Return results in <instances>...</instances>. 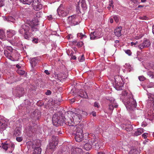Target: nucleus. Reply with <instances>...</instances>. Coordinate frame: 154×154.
I'll use <instances>...</instances> for the list:
<instances>
[{
	"label": "nucleus",
	"instance_id": "obj_16",
	"mask_svg": "<svg viewBox=\"0 0 154 154\" xmlns=\"http://www.w3.org/2000/svg\"><path fill=\"white\" fill-rule=\"evenodd\" d=\"M76 20L74 16H69L67 19L68 23L72 25H74L76 24Z\"/></svg>",
	"mask_w": 154,
	"mask_h": 154
},
{
	"label": "nucleus",
	"instance_id": "obj_19",
	"mask_svg": "<svg viewBox=\"0 0 154 154\" xmlns=\"http://www.w3.org/2000/svg\"><path fill=\"white\" fill-rule=\"evenodd\" d=\"M122 28L120 26L116 28L114 30L115 35L117 37H119L121 35V31Z\"/></svg>",
	"mask_w": 154,
	"mask_h": 154
},
{
	"label": "nucleus",
	"instance_id": "obj_31",
	"mask_svg": "<svg viewBox=\"0 0 154 154\" xmlns=\"http://www.w3.org/2000/svg\"><path fill=\"white\" fill-rule=\"evenodd\" d=\"M95 33V32H91L90 34V38L91 39L93 40L97 38V37L96 36H95L94 34Z\"/></svg>",
	"mask_w": 154,
	"mask_h": 154
},
{
	"label": "nucleus",
	"instance_id": "obj_3",
	"mask_svg": "<svg viewBox=\"0 0 154 154\" xmlns=\"http://www.w3.org/2000/svg\"><path fill=\"white\" fill-rule=\"evenodd\" d=\"M121 99L122 102L126 106L127 110L130 111L132 110L137 106L136 101L133 97H122Z\"/></svg>",
	"mask_w": 154,
	"mask_h": 154
},
{
	"label": "nucleus",
	"instance_id": "obj_61",
	"mask_svg": "<svg viewBox=\"0 0 154 154\" xmlns=\"http://www.w3.org/2000/svg\"><path fill=\"white\" fill-rule=\"evenodd\" d=\"M71 58L73 60H75L76 59V57L75 56H72V57Z\"/></svg>",
	"mask_w": 154,
	"mask_h": 154
},
{
	"label": "nucleus",
	"instance_id": "obj_11",
	"mask_svg": "<svg viewBox=\"0 0 154 154\" xmlns=\"http://www.w3.org/2000/svg\"><path fill=\"white\" fill-rule=\"evenodd\" d=\"M51 139V140L49 143V148L54 150L58 144V138L56 136H53Z\"/></svg>",
	"mask_w": 154,
	"mask_h": 154
},
{
	"label": "nucleus",
	"instance_id": "obj_12",
	"mask_svg": "<svg viewBox=\"0 0 154 154\" xmlns=\"http://www.w3.org/2000/svg\"><path fill=\"white\" fill-rule=\"evenodd\" d=\"M150 44L151 43L149 39L144 38L142 42V43L138 45V48L140 49L141 50L145 48L149 47Z\"/></svg>",
	"mask_w": 154,
	"mask_h": 154
},
{
	"label": "nucleus",
	"instance_id": "obj_60",
	"mask_svg": "<svg viewBox=\"0 0 154 154\" xmlns=\"http://www.w3.org/2000/svg\"><path fill=\"white\" fill-rule=\"evenodd\" d=\"M42 6L41 4H39V11L40 10V9H42Z\"/></svg>",
	"mask_w": 154,
	"mask_h": 154
},
{
	"label": "nucleus",
	"instance_id": "obj_37",
	"mask_svg": "<svg viewBox=\"0 0 154 154\" xmlns=\"http://www.w3.org/2000/svg\"><path fill=\"white\" fill-rule=\"evenodd\" d=\"M113 18L114 20L115 21L116 23H118L119 21V17L118 16H114L113 17Z\"/></svg>",
	"mask_w": 154,
	"mask_h": 154
},
{
	"label": "nucleus",
	"instance_id": "obj_43",
	"mask_svg": "<svg viewBox=\"0 0 154 154\" xmlns=\"http://www.w3.org/2000/svg\"><path fill=\"white\" fill-rule=\"evenodd\" d=\"M122 95L123 96H128V93L126 91H124L122 92Z\"/></svg>",
	"mask_w": 154,
	"mask_h": 154
},
{
	"label": "nucleus",
	"instance_id": "obj_32",
	"mask_svg": "<svg viewBox=\"0 0 154 154\" xmlns=\"http://www.w3.org/2000/svg\"><path fill=\"white\" fill-rule=\"evenodd\" d=\"M17 72L19 74L22 75L25 73V71L21 69H17Z\"/></svg>",
	"mask_w": 154,
	"mask_h": 154
},
{
	"label": "nucleus",
	"instance_id": "obj_17",
	"mask_svg": "<svg viewBox=\"0 0 154 154\" xmlns=\"http://www.w3.org/2000/svg\"><path fill=\"white\" fill-rule=\"evenodd\" d=\"M16 32L13 30L9 29L7 31V37L11 38L16 34Z\"/></svg>",
	"mask_w": 154,
	"mask_h": 154
},
{
	"label": "nucleus",
	"instance_id": "obj_48",
	"mask_svg": "<svg viewBox=\"0 0 154 154\" xmlns=\"http://www.w3.org/2000/svg\"><path fill=\"white\" fill-rule=\"evenodd\" d=\"M139 18L141 20H146L147 19V17L146 16H143L142 17H140Z\"/></svg>",
	"mask_w": 154,
	"mask_h": 154
},
{
	"label": "nucleus",
	"instance_id": "obj_27",
	"mask_svg": "<svg viewBox=\"0 0 154 154\" xmlns=\"http://www.w3.org/2000/svg\"><path fill=\"white\" fill-rule=\"evenodd\" d=\"M20 2L24 4L30 5L32 2V0H20Z\"/></svg>",
	"mask_w": 154,
	"mask_h": 154
},
{
	"label": "nucleus",
	"instance_id": "obj_54",
	"mask_svg": "<svg viewBox=\"0 0 154 154\" xmlns=\"http://www.w3.org/2000/svg\"><path fill=\"white\" fill-rule=\"evenodd\" d=\"M62 154H69V152L67 151L66 152L63 151L62 152Z\"/></svg>",
	"mask_w": 154,
	"mask_h": 154
},
{
	"label": "nucleus",
	"instance_id": "obj_24",
	"mask_svg": "<svg viewBox=\"0 0 154 154\" xmlns=\"http://www.w3.org/2000/svg\"><path fill=\"white\" fill-rule=\"evenodd\" d=\"M0 39L3 40H5L6 39L5 32L2 29H0Z\"/></svg>",
	"mask_w": 154,
	"mask_h": 154
},
{
	"label": "nucleus",
	"instance_id": "obj_39",
	"mask_svg": "<svg viewBox=\"0 0 154 154\" xmlns=\"http://www.w3.org/2000/svg\"><path fill=\"white\" fill-rule=\"evenodd\" d=\"M148 74L150 75V76H152V78H153L154 76V73L151 71H149L148 72Z\"/></svg>",
	"mask_w": 154,
	"mask_h": 154
},
{
	"label": "nucleus",
	"instance_id": "obj_5",
	"mask_svg": "<svg viewBox=\"0 0 154 154\" xmlns=\"http://www.w3.org/2000/svg\"><path fill=\"white\" fill-rule=\"evenodd\" d=\"M29 26L25 24L21 25L18 31L19 33L21 34L24 35V38L26 39L29 38Z\"/></svg>",
	"mask_w": 154,
	"mask_h": 154
},
{
	"label": "nucleus",
	"instance_id": "obj_30",
	"mask_svg": "<svg viewBox=\"0 0 154 154\" xmlns=\"http://www.w3.org/2000/svg\"><path fill=\"white\" fill-rule=\"evenodd\" d=\"M33 149L32 154H38V146H37L35 147Z\"/></svg>",
	"mask_w": 154,
	"mask_h": 154
},
{
	"label": "nucleus",
	"instance_id": "obj_23",
	"mask_svg": "<svg viewBox=\"0 0 154 154\" xmlns=\"http://www.w3.org/2000/svg\"><path fill=\"white\" fill-rule=\"evenodd\" d=\"M84 149L86 150H90L92 148V145L90 143H87L84 146Z\"/></svg>",
	"mask_w": 154,
	"mask_h": 154
},
{
	"label": "nucleus",
	"instance_id": "obj_4",
	"mask_svg": "<svg viewBox=\"0 0 154 154\" xmlns=\"http://www.w3.org/2000/svg\"><path fill=\"white\" fill-rule=\"evenodd\" d=\"M83 125H78L75 129V139L77 142H80L83 140Z\"/></svg>",
	"mask_w": 154,
	"mask_h": 154
},
{
	"label": "nucleus",
	"instance_id": "obj_38",
	"mask_svg": "<svg viewBox=\"0 0 154 154\" xmlns=\"http://www.w3.org/2000/svg\"><path fill=\"white\" fill-rule=\"evenodd\" d=\"M77 35L78 37H80L81 39L83 37L85 36V35L83 34L82 33H78Z\"/></svg>",
	"mask_w": 154,
	"mask_h": 154
},
{
	"label": "nucleus",
	"instance_id": "obj_2",
	"mask_svg": "<svg viewBox=\"0 0 154 154\" xmlns=\"http://www.w3.org/2000/svg\"><path fill=\"white\" fill-rule=\"evenodd\" d=\"M67 117L66 114L63 116L61 112L55 113L52 117L53 123L55 126L62 125L63 123L66 125V120Z\"/></svg>",
	"mask_w": 154,
	"mask_h": 154
},
{
	"label": "nucleus",
	"instance_id": "obj_10",
	"mask_svg": "<svg viewBox=\"0 0 154 154\" xmlns=\"http://www.w3.org/2000/svg\"><path fill=\"white\" fill-rule=\"evenodd\" d=\"M106 99L108 103H109L108 109L112 112L114 109V104L116 103L115 99L112 97H106Z\"/></svg>",
	"mask_w": 154,
	"mask_h": 154
},
{
	"label": "nucleus",
	"instance_id": "obj_62",
	"mask_svg": "<svg viewBox=\"0 0 154 154\" xmlns=\"http://www.w3.org/2000/svg\"><path fill=\"white\" fill-rule=\"evenodd\" d=\"M80 1L81 3L85 2V0H80Z\"/></svg>",
	"mask_w": 154,
	"mask_h": 154
},
{
	"label": "nucleus",
	"instance_id": "obj_52",
	"mask_svg": "<svg viewBox=\"0 0 154 154\" xmlns=\"http://www.w3.org/2000/svg\"><path fill=\"white\" fill-rule=\"evenodd\" d=\"M137 44H138L137 41L135 42H131V44L132 45H137Z\"/></svg>",
	"mask_w": 154,
	"mask_h": 154
},
{
	"label": "nucleus",
	"instance_id": "obj_50",
	"mask_svg": "<svg viewBox=\"0 0 154 154\" xmlns=\"http://www.w3.org/2000/svg\"><path fill=\"white\" fill-rule=\"evenodd\" d=\"M94 106L95 107H97V108H98L100 106V105L99 104V103L97 102H95L94 103Z\"/></svg>",
	"mask_w": 154,
	"mask_h": 154
},
{
	"label": "nucleus",
	"instance_id": "obj_63",
	"mask_svg": "<svg viewBox=\"0 0 154 154\" xmlns=\"http://www.w3.org/2000/svg\"><path fill=\"white\" fill-rule=\"evenodd\" d=\"M17 54H18L17 52H16L15 54H13L12 56L14 57H15L17 56V55H16Z\"/></svg>",
	"mask_w": 154,
	"mask_h": 154
},
{
	"label": "nucleus",
	"instance_id": "obj_34",
	"mask_svg": "<svg viewBox=\"0 0 154 154\" xmlns=\"http://www.w3.org/2000/svg\"><path fill=\"white\" fill-rule=\"evenodd\" d=\"M20 132H21L20 130L15 129L14 134L15 135L17 136L19 135L20 134Z\"/></svg>",
	"mask_w": 154,
	"mask_h": 154
},
{
	"label": "nucleus",
	"instance_id": "obj_55",
	"mask_svg": "<svg viewBox=\"0 0 154 154\" xmlns=\"http://www.w3.org/2000/svg\"><path fill=\"white\" fill-rule=\"evenodd\" d=\"M48 18L49 20H51L53 19L52 15H50L48 16Z\"/></svg>",
	"mask_w": 154,
	"mask_h": 154
},
{
	"label": "nucleus",
	"instance_id": "obj_41",
	"mask_svg": "<svg viewBox=\"0 0 154 154\" xmlns=\"http://www.w3.org/2000/svg\"><path fill=\"white\" fill-rule=\"evenodd\" d=\"M125 53L126 54H128L129 56L131 55V51L129 50H125Z\"/></svg>",
	"mask_w": 154,
	"mask_h": 154
},
{
	"label": "nucleus",
	"instance_id": "obj_44",
	"mask_svg": "<svg viewBox=\"0 0 154 154\" xmlns=\"http://www.w3.org/2000/svg\"><path fill=\"white\" fill-rule=\"evenodd\" d=\"M145 79V78L143 76H140L139 77V79L140 81H143Z\"/></svg>",
	"mask_w": 154,
	"mask_h": 154
},
{
	"label": "nucleus",
	"instance_id": "obj_13",
	"mask_svg": "<svg viewBox=\"0 0 154 154\" xmlns=\"http://www.w3.org/2000/svg\"><path fill=\"white\" fill-rule=\"evenodd\" d=\"M62 101V100L61 99L60 100L56 99L53 101V100L51 99L48 101L47 104L48 107H51L52 106H55L56 104L58 106L60 105V103Z\"/></svg>",
	"mask_w": 154,
	"mask_h": 154
},
{
	"label": "nucleus",
	"instance_id": "obj_1",
	"mask_svg": "<svg viewBox=\"0 0 154 154\" xmlns=\"http://www.w3.org/2000/svg\"><path fill=\"white\" fill-rule=\"evenodd\" d=\"M87 113L83 111V110H78L76 111V113H73L72 116L71 117H69L67 115V117L66 120V125L69 126H72V130L74 129L75 126L78 125L80 122L81 121L82 119V114H84L86 115Z\"/></svg>",
	"mask_w": 154,
	"mask_h": 154
},
{
	"label": "nucleus",
	"instance_id": "obj_9",
	"mask_svg": "<svg viewBox=\"0 0 154 154\" xmlns=\"http://www.w3.org/2000/svg\"><path fill=\"white\" fill-rule=\"evenodd\" d=\"M15 147L14 144L12 142L7 143V142L2 144V148L5 150L10 149L9 152H12Z\"/></svg>",
	"mask_w": 154,
	"mask_h": 154
},
{
	"label": "nucleus",
	"instance_id": "obj_42",
	"mask_svg": "<svg viewBox=\"0 0 154 154\" xmlns=\"http://www.w3.org/2000/svg\"><path fill=\"white\" fill-rule=\"evenodd\" d=\"M4 0H0V7H2L4 5Z\"/></svg>",
	"mask_w": 154,
	"mask_h": 154
},
{
	"label": "nucleus",
	"instance_id": "obj_64",
	"mask_svg": "<svg viewBox=\"0 0 154 154\" xmlns=\"http://www.w3.org/2000/svg\"><path fill=\"white\" fill-rule=\"evenodd\" d=\"M85 95H87V96H88V94L87 93H86V92H85V93H84V94H83V95H84V96H85Z\"/></svg>",
	"mask_w": 154,
	"mask_h": 154
},
{
	"label": "nucleus",
	"instance_id": "obj_58",
	"mask_svg": "<svg viewBox=\"0 0 154 154\" xmlns=\"http://www.w3.org/2000/svg\"><path fill=\"white\" fill-rule=\"evenodd\" d=\"M109 22L111 23H112L113 22V18H109Z\"/></svg>",
	"mask_w": 154,
	"mask_h": 154
},
{
	"label": "nucleus",
	"instance_id": "obj_57",
	"mask_svg": "<svg viewBox=\"0 0 154 154\" xmlns=\"http://www.w3.org/2000/svg\"><path fill=\"white\" fill-rule=\"evenodd\" d=\"M17 67L18 68V69H20L21 68V66L19 64H17L16 65Z\"/></svg>",
	"mask_w": 154,
	"mask_h": 154
},
{
	"label": "nucleus",
	"instance_id": "obj_6",
	"mask_svg": "<svg viewBox=\"0 0 154 154\" xmlns=\"http://www.w3.org/2000/svg\"><path fill=\"white\" fill-rule=\"evenodd\" d=\"M38 17L37 16L35 17L29 23V26L32 28V29L33 31H37L38 30Z\"/></svg>",
	"mask_w": 154,
	"mask_h": 154
},
{
	"label": "nucleus",
	"instance_id": "obj_40",
	"mask_svg": "<svg viewBox=\"0 0 154 154\" xmlns=\"http://www.w3.org/2000/svg\"><path fill=\"white\" fill-rule=\"evenodd\" d=\"M16 140L18 142H21L23 140V138L22 137H16Z\"/></svg>",
	"mask_w": 154,
	"mask_h": 154
},
{
	"label": "nucleus",
	"instance_id": "obj_53",
	"mask_svg": "<svg viewBox=\"0 0 154 154\" xmlns=\"http://www.w3.org/2000/svg\"><path fill=\"white\" fill-rule=\"evenodd\" d=\"M44 72L48 75H49L50 74V72H49L47 70H46L44 71Z\"/></svg>",
	"mask_w": 154,
	"mask_h": 154
},
{
	"label": "nucleus",
	"instance_id": "obj_26",
	"mask_svg": "<svg viewBox=\"0 0 154 154\" xmlns=\"http://www.w3.org/2000/svg\"><path fill=\"white\" fill-rule=\"evenodd\" d=\"M148 102L152 104L153 109L154 110V97H148Z\"/></svg>",
	"mask_w": 154,
	"mask_h": 154
},
{
	"label": "nucleus",
	"instance_id": "obj_29",
	"mask_svg": "<svg viewBox=\"0 0 154 154\" xmlns=\"http://www.w3.org/2000/svg\"><path fill=\"white\" fill-rule=\"evenodd\" d=\"M99 140L97 138H96L95 137L93 136V138H91V144L92 145H94L96 143V142H97V141H98Z\"/></svg>",
	"mask_w": 154,
	"mask_h": 154
},
{
	"label": "nucleus",
	"instance_id": "obj_47",
	"mask_svg": "<svg viewBox=\"0 0 154 154\" xmlns=\"http://www.w3.org/2000/svg\"><path fill=\"white\" fill-rule=\"evenodd\" d=\"M148 134V133H144L142 135L144 139H146L147 137V135Z\"/></svg>",
	"mask_w": 154,
	"mask_h": 154
},
{
	"label": "nucleus",
	"instance_id": "obj_22",
	"mask_svg": "<svg viewBox=\"0 0 154 154\" xmlns=\"http://www.w3.org/2000/svg\"><path fill=\"white\" fill-rule=\"evenodd\" d=\"M3 18L5 21L8 22H11L13 23L15 22V19L11 16H9L8 17H3Z\"/></svg>",
	"mask_w": 154,
	"mask_h": 154
},
{
	"label": "nucleus",
	"instance_id": "obj_8",
	"mask_svg": "<svg viewBox=\"0 0 154 154\" xmlns=\"http://www.w3.org/2000/svg\"><path fill=\"white\" fill-rule=\"evenodd\" d=\"M117 77L119 78V76H116L115 77V83L114 84V87L117 90H122L123 88L124 83L122 80H121L122 81H120L119 82L116 80V79H117L116 78Z\"/></svg>",
	"mask_w": 154,
	"mask_h": 154
},
{
	"label": "nucleus",
	"instance_id": "obj_14",
	"mask_svg": "<svg viewBox=\"0 0 154 154\" xmlns=\"http://www.w3.org/2000/svg\"><path fill=\"white\" fill-rule=\"evenodd\" d=\"M4 54L6 57L13 61H17L19 58L20 55L19 54H17V56L15 57H14L13 56H11V53L8 52L7 51H4Z\"/></svg>",
	"mask_w": 154,
	"mask_h": 154
},
{
	"label": "nucleus",
	"instance_id": "obj_21",
	"mask_svg": "<svg viewBox=\"0 0 154 154\" xmlns=\"http://www.w3.org/2000/svg\"><path fill=\"white\" fill-rule=\"evenodd\" d=\"M32 5L33 8L34 10L38 11V0H34Z\"/></svg>",
	"mask_w": 154,
	"mask_h": 154
},
{
	"label": "nucleus",
	"instance_id": "obj_49",
	"mask_svg": "<svg viewBox=\"0 0 154 154\" xmlns=\"http://www.w3.org/2000/svg\"><path fill=\"white\" fill-rule=\"evenodd\" d=\"M4 10H6V11H7L8 12H10L11 11V7L9 8L8 7H7L4 9Z\"/></svg>",
	"mask_w": 154,
	"mask_h": 154
},
{
	"label": "nucleus",
	"instance_id": "obj_18",
	"mask_svg": "<svg viewBox=\"0 0 154 154\" xmlns=\"http://www.w3.org/2000/svg\"><path fill=\"white\" fill-rule=\"evenodd\" d=\"M123 126L124 127V129L126 130L127 131H130L133 130L132 125L129 124H123Z\"/></svg>",
	"mask_w": 154,
	"mask_h": 154
},
{
	"label": "nucleus",
	"instance_id": "obj_28",
	"mask_svg": "<svg viewBox=\"0 0 154 154\" xmlns=\"http://www.w3.org/2000/svg\"><path fill=\"white\" fill-rule=\"evenodd\" d=\"M94 145L95 146V148L97 150L100 149L101 147L100 142L99 140L97 141V142L95 143L94 144Z\"/></svg>",
	"mask_w": 154,
	"mask_h": 154
},
{
	"label": "nucleus",
	"instance_id": "obj_7",
	"mask_svg": "<svg viewBox=\"0 0 154 154\" xmlns=\"http://www.w3.org/2000/svg\"><path fill=\"white\" fill-rule=\"evenodd\" d=\"M8 124L6 120L2 116H0V132L1 133L6 129Z\"/></svg>",
	"mask_w": 154,
	"mask_h": 154
},
{
	"label": "nucleus",
	"instance_id": "obj_51",
	"mask_svg": "<svg viewBox=\"0 0 154 154\" xmlns=\"http://www.w3.org/2000/svg\"><path fill=\"white\" fill-rule=\"evenodd\" d=\"M38 40L37 38H34L32 40L33 43H37L38 42Z\"/></svg>",
	"mask_w": 154,
	"mask_h": 154
},
{
	"label": "nucleus",
	"instance_id": "obj_20",
	"mask_svg": "<svg viewBox=\"0 0 154 154\" xmlns=\"http://www.w3.org/2000/svg\"><path fill=\"white\" fill-rule=\"evenodd\" d=\"M38 62V59L37 57H34L30 61V63L32 67L35 66Z\"/></svg>",
	"mask_w": 154,
	"mask_h": 154
},
{
	"label": "nucleus",
	"instance_id": "obj_46",
	"mask_svg": "<svg viewBox=\"0 0 154 154\" xmlns=\"http://www.w3.org/2000/svg\"><path fill=\"white\" fill-rule=\"evenodd\" d=\"M51 91L50 90H48L45 92V94L47 95H50L51 94Z\"/></svg>",
	"mask_w": 154,
	"mask_h": 154
},
{
	"label": "nucleus",
	"instance_id": "obj_15",
	"mask_svg": "<svg viewBox=\"0 0 154 154\" xmlns=\"http://www.w3.org/2000/svg\"><path fill=\"white\" fill-rule=\"evenodd\" d=\"M63 7L60 5L57 9V12L60 16L65 17L69 13L68 11H65L63 9Z\"/></svg>",
	"mask_w": 154,
	"mask_h": 154
},
{
	"label": "nucleus",
	"instance_id": "obj_25",
	"mask_svg": "<svg viewBox=\"0 0 154 154\" xmlns=\"http://www.w3.org/2000/svg\"><path fill=\"white\" fill-rule=\"evenodd\" d=\"M143 132V128H139L137 129V131L135 132L134 134L135 135L137 136L141 134Z\"/></svg>",
	"mask_w": 154,
	"mask_h": 154
},
{
	"label": "nucleus",
	"instance_id": "obj_45",
	"mask_svg": "<svg viewBox=\"0 0 154 154\" xmlns=\"http://www.w3.org/2000/svg\"><path fill=\"white\" fill-rule=\"evenodd\" d=\"M68 100H69L70 102H71V103H73L75 101V98L74 97L72 99H67Z\"/></svg>",
	"mask_w": 154,
	"mask_h": 154
},
{
	"label": "nucleus",
	"instance_id": "obj_59",
	"mask_svg": "<svg viewBox=\"0 0 154 154\" xmlns=\"http://www.w3.org/2000/svg\"><path fill=\"white\" fill-rule=\"evenodd\" d=\"M96 112H95L93 111L92 112V115L94 116H96Z\"/></svg>",
	"mask_w": 154,
	"mask_h": 154
},
{
	"label": "nucleus",
	"instance_id": "obj_56",
	"mask_svg": "<svg viewBox=\"0 0 154 154\" xmlns=\"http://www.w3.org/2000/svg\"><path fill=\"white\" fill-rule=\"evenodd\" d=\"M43 14H42V11H39V18L41 17H42V16Z\"/></svg>",
	"mask_w": 154,
	"mask_h": 154
},
{
	"label": "nucleus",
	"instance_id": "obj_33",
	"mask_svg": "<svg viewBox=\"0 0 154 154\" xmlns=\"http://www.w3.org/2000/svg\"><path fill=\"white\" fill-rule=\"evenodd\" d=\"M78 59L79 61L81 62H82L84 61L85 60V58L84 55H82V56H79L78 57Z\"/></svg>",
	"mask_w": 154,
	"mask_h": 154
},
{
	"label": "nucleus",
	"instance_id": "obj_36",
	"mask_svg": "<svg viewBox=\"0 0 154 154\" xmlns=\"http://www.w3.org/2000/svg\"><path fill=\"white\" fill-rule=\"evenodd\" d=\"M113 2L112 1H110V4L109 5V6L107 7L108 9H109V10H110V8L111 7H112V8L114 6L113 5Z\"/></svg>",
	"mask_w": 154,
	"mask_h": 154
},
{
	"label": "nucleus",
	"instance_id": "obj_35",
	"mask_svg": "<svg viewBox=\"0 0 154 154\" xmlns=\"http://www.w3.org/2000/svg\"><path fill=\"white\" fill-rule=\"evenodd\" d=\"M81 4V7L83 8V9L85 10L87 9V7L86 2L83 3Z\"/></svg>",
	"mask_w": 154,
	"mask_h": 154
}]
</instances>
